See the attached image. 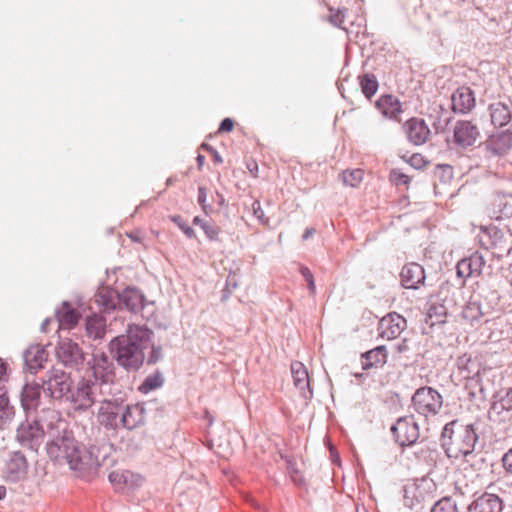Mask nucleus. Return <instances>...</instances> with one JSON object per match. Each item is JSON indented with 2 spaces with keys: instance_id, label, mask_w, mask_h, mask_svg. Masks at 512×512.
<instances>
[{
  "instance_id": "obj_1",
  "label": "nucleus",
  "mask_w": 512,
  "mask_h": 512,
  "mask_svg": "<svg viewBox=\"0 0 512 512\" xmlns=\"http://www.w3.org/2000/svg\"><path fill=\"white\" fill-rule=\"evenodd\" d=\"M152 332L144 326L129 325L127 333L110 342V351L117 362L127 369H138L151 346Z\"/></svg>"
},
{
  "instance_id": "obj_2",
  "label": "nucleus",
  "mask_w": 512,
  "mask_h": 512,
  "mask_svg": "<svg viewBox=\"0 0 512 512\" xmlns=\"http://www.w3.org/2000/svg\"><path fill=\"white\" fill-rule=\"evenodd\" d=\"M442 437L444 439L448 437V441L444 442L447 456L456 460L472 454L478 440L472 425L459 424L457 421L444 426Z\"/></svg>"
},
{
  "instance_id": "obj_3",
  "label": "nucleus",
  "mask_w": 512,
  "mask_h": 512,
  "mask_svg": "<svg viewBox=\"0 0 512 512\" xmlns=\"http://www.w3.org/2000/svg\"><path fill=\"white\" fill-rule=\"evenodd\" d=\"M46 450L50 459L55 463H66L73 470L84 468L83 452L71 432H64L63 435L48 442Z\"/></svg>"
},
{
  "instance_id": "obj_4",
  "label": "nucleus",
  "mask_w": 512,
  "mask_h": 512,
  "mask_svg": "<svg viewBox=\"0 0 512 512\" xmlns=\"http://www.w3.org/2000/svg\"><path fill=\"white\" fill-rule=\"evenodd\" d=\"M479 241L485 249H490L498 259L512 253V234L495 225L481 226Z\"/></svg>"
},
{
  "instance_id": "obj_5",
  "label": "nucleus",
  "mask_w": 512,
  "mask_h": 512,
  "mask_svg": "<svg viewBox=\"0 0 512 512\" xmlns=\"http://www.w3.org/2000/svg\"><path fill=\"white\" fill-rule=\"evenodd\" d=\"M414 411L426 420L437 416L443 407L442 395L432 387H420L412 396Z\"/></svg>"
},
{
  "instance_id": "obj_6",
  "label": "nucleus",
  "mask_w": 512,
  "mask_h": 512,
  "mask_svg": "<svg viewBox=\"0 0 512 512\" xmlns=\"http://www.w3.org/2000/svg\"><path fill=\"white\" fill-rule=\"evenodd\" d=\"M95 383L82 379L69 391L68 401L75 412H85L95 403Z\"/></svg>"
},
{
  "instance_id": "obj_7",
  "label": "nucleus",
  "mask_w": 512,
  "mask_h": 512,
  "mask_svg": "<svg viewBox=\"0 0 512 512\" xmlns=\"http://www.w3.org/2000/svg\"><path fill=\"white\" fill-rule=\"evenodd\" d=\"M392 435L400 446L414 444L419 436V427L412 415L400 417L391 427Z\"/></svg>"
},
{
  "instance_id": "obj_8",
  "label": "nucleus",
  "mask_w": 512,
  "mask_h": 512,
  "mask_svg": "<svg viewBox=\"0 0 512 512\" xmlns=\"http://www.w3.org/2000/svg\"><path fill=\"white\" fill-rule=\"evenodd\" d=\"M123 405L118 400H104L100 402L97 421L108 429H117L120 424Z\"/></svg>"
},
{
  "instance_id": "obj_9",
  "label": "nucleus",
  "mask_w": 512,
  "mask_h": 512,
  "mask_svg": "<svg viewBox=\"0 0 512 512\" xmlns=\"http://www.w3.org/2000/svg\"><path fill=\"white\" fill-rule=\"evenodd\" d=\"M406 327V319L396 312H391L381 318L378 330L382 338L393 340L399 337Z\"/></svg>"
},
{
  "instance_id": "obj_10",
  "label": "nucleus",
  "mask_w": 512,
  "mask_h": 512,
  "mask_svg": "<svg viewBox=\"0 0 512 512\" xmlns=\"http://www.w3.org/2000/svg\"><path fill=\"white\" fill-rule=\"evenodd\" d=\"M44 437V432L37 422H25L17 430V439L22 446L37 451Z\"/></svg>"
},
{
  "instance_id": "obj_11",
  "label": "nucleus",
  "mask_w": 512,
  "mask_h": 512,
  "mask_svg": "<svg viewBox=\"0 0 512 512\" xmlns=\"http://www.w3.org/2000/svg\"><path fill=\"white\" fill-rule=\"evenodd\" d=\"M480 135L478 127L471 121H457L453 129V142L461 148L473 146Z\"/></svg>"
},
{
  "instance_id": "obj_12",
  "label": "nucleus",
  "mask_w": 512,
  "mask_h": 512,
  "mask_svg": "<svg viewBox=\"0 0 512 512\" xmlns=\"http://www.w3.org/2000/svg\"><path fill=\"white\" fill-rule=\"evenodd\" d=\"M484 148L490 157L506 155L512 148V132L502 131L489 136L484 142Z\"/></svg>"
},
{
  "instance_id": "obj_13",
  "label": "nucleus",
  "mask_w": 512,
  "mask_h": 512,
  "mask_svg": "<svg viewBox=\"0 0 512 512\" xmlns=\"http://www.w3.org/2000/svg\"><path fill=\"white\" fill-rule=\"evenodd\" d=\"M56 354L66 365H78L84 360L82 349L70 339H63L59 342Z\"/></svg>"
},
{
  "instance_id": "obj_14",
  "label": "nucleus",
  "mask_w": 512,
  "mask_h": 512,
  "mask_svg": "<svg viewBox=\"0 0 512 512\" xmlns=\"http://www.w3.org/2000/svg\"><path fill=\"white\" fill-rule=\"evenodd\" d=\"M426 482H413L404 487V503L413 509L430 499V492L425 487Z\"/></svg>"
},
{
  "instance_id": "obj_15",
  "label": "nucleus",
  "mask_w": 512,
  "mask_h": 512,
  "mask_svg": "<svg viewBox=\"0 0 512 512\" xmlns=\"http://www.w3.org/2000/svg\"><path fill=\"white\" fill-rule=\"evenodd\" d=\"M400 278L406 289H418L420 285L424 284L425 272L420 264L412 262L403 266Z\"/></svg>"
},
{
  "instance_id": "obj_16",
  "label": "nucleus",
  "mask_w": 512,
  "mask_h": 512,
  "mask_svg": "<svg viewBox=\"0 0 512 512\" xmlns=\"http://www.w3.org/2000/svg\"><path fill=\"white\" fill-rule=\"evenodd\" d=\"M452 109L456 113L466 114L475 107V95L470 87H459L451 96Z\"/></svg>"
},
{
  "instance_id": "obj_17",
  "label": "nucleus",
  "mask_w": 512,
  "mask_h": 512,
  "mask_svg": "<svg viewBox=\"0 0 512 512\" xmlns=\"http://www.w3.org/2000/svg\"><path fill=\"white\" fill-rule=\"evenodd\" d=\"M485 266V259L479 252L473 253L470 257L460 260L457 264L459 277L468 278L481 275Z\"/></svg>"
},
{
  "instance_id": "obj_18",
  "label": "nucleus",
  "mask_w": 512,
  "mask_h": 512,
  "mask_svg": "<svg viewBox=\"0 0 512 512\" xmlns=\"http://www.w3.org/2000/svg\"><path fill=\"white\" fill-rule=\"evenodd\" d=\"M47 390L55 399H60L71 390L70 376L60 370H55L47 380Z\"/></svg>"
},
{
  "instance_id": "obj_19",
  "label": "nucleus",
  "mask_w": 512,
  "mask_h": 512,
  "mask_svg": "<svg viewBox=\"0 0 512 512\" xmlns=\"http://www.w3.org/2000/svg\"><path fill=\"white\" fill-rule=\"evenodd\" d=\"M376 107L383 115V117L400 121V115L403 112L402 103L400 100L391 94L381 95L376 101Z\"/></svg>"
},
{
  "instance_id": "obj_20",
  "label": "nucleus",
  "mask_w": 512,
  "mask_h": 512,
  "mask_svg": "<svg viewBox=\"0 0 512 512\" xmlns=\"http://www.w3.org/2000/svg\"><path fill=\"white\" fill-rule=\"evenodd\" d=\"M145 421V408L141 404L127 405L122 408L120 424L123 428L132 430Z\"/></svg>"
},
{
  "instance_id": "obj_21",
  "label": "nucleus",
  "mask_w": 512,
  "mask_h": 512,
  "mask_svg": "<svg viewBox=\"0 0 512 512\" xmlns=\"http://www.w3.org/2000/svg\"><path fill=\"white\" fill-rule=\"evenodd\" d=\"M488 111L494 127L506 126L512 119V102H493L489 105Z\"/></svg>"
},
{
  "instance_id": "obj_22",
  "label": "nucleus",
  "mask_w": 512,
  "mask_h": 512,
  "mask_svg": "<svg viewBox=\"0 0 512 512\" xmlns=\"http://www.w3.org/2000/svg\"><path fill=\"white\" fill-rule=\"evenodd\" d=\"M92 371L96 380L110 382L114 376V367L104 352L93 355Z\"/></svg>"
},
{
  "instance_id": "obj_23",
  "label": "nucleus",
  "mask_w": 512,
  "mask_h": 512,
  "mask_svg": "<svg viewBox=\"0 0 512 512\" xmlns=\"http://www.w3.org/2000/svg\"><path fill=\"white\" fill-rule=\"evenodd\" d=\"M405 131L408 140L414 145L426 142L430 130L423 119L412 118L405 123Z\"/></svg>"
},
{
  "instance_id": "obj_24",
  "label": "nucleus",
  "mask_w": 512,
  "mask_h": 512,
  "mask_svg": "<svg viewBox=\"0 0 512 512\" xmlns=\"http://www.w3.org/2000/svg\"><path fill=\"white\" fill-rule=\"evenodd\" d=\"M109 481L116 490H125L139 486L142 478L129 470H115L109 474Z\"/></svg>"
},
{
  "instance_id": "obj_25",
  "label": "nucleus",
  "mask_w": 512,
  "mask_h": 512,
  "mask_svg": "<svg viewBox=\"0 0 512 512\" xmlns=\"http://www.w3.org/2000/svg\"><path fill=\"white\" fill-rule=\"evenodd\" d=\"M502 509V500L497 495L484 493L469 505L468 512H501Z\"/></svg>"
},
{
  "instance_id": "obj_26",
  "label": "nucleus",
  "mask_w": 512,
  "mask_h": 512,
  "mask_svg": "<svg viewBox=\"0 0 512 512\" xmlns=\"http://www.w3.org/2000/svg\"><path fill=\"white\" fill-rule=\"evenodd\" d=\"M290 369L294 386L304 397H307V393L311 394L312 392L310 390L309 375L306 367L303 363L295 361L291 363Z\"/></svg>"
},
{
  "instance_id": "obj_27",
  "label": "nucleus",
  "mask_w": 512,
  "mask_h": 512,
  "mask_svg": "<svg viewBox=\"0 0 512 512\" xmlns=\"http://www.w3.org/2000/svg\"><path fill=\"white\" fill-rule=\"evenodd\" d=\"M57 319L60 329L70 330L77 325L80 314L69 303L64 302L57 311Z\"/></svg>"
},
{
  "instance_id": "obj_28",
  "label": "nucleus",
  "mask_w": 512,
  "mask_h": 512,
  "mask_svg": "<svg viewBox=\"0 0 512 512\" xmlns=\"http://www.w3.org/2000/svg\"><path fill=\"white\" fill-rule=\"evenodd\" d=\"M364 361L362 362V368L364 370L370 369L374 366H382L387 361V350L386 347L381 345L374 349H371L362 355Z\"/></svg>"
},
{
  "instance_id": "obj_29",
  "label": "nucleus",
  "mask_w": 512,
  "mask_h": 512,
  "mask_svg": "<svg viewBox=\"0 0 512 512\" xmlns=\"http://www.w3.org/2000/svg\"><path fill=\"white\" fill-rule=\"evenodd\" d=\"M41 396V386L37 383H28L22 391V405L26 410L34 409L38 406Z\"/></svg>"
},
{
  "instance_id": "obj_30",
  "label": "nucleus",
  "mask_w": 512,
  "mask_h": 512,
  "mask_svg": "<svg viewBox=\"0 0 512 512\" xmlns=\"http://www.w3.org/2000/svg\"><path fill=\"white\" fill-rule=\"evenodd\" d=\"M86 331L91 338H103L106 333V319L97 314L89 316L86 319Z\"/></svg>"
},
{
  "instance_id": "obj_31",
  "label": "nucleus",
  "mask_w": 512,
  "mask_h": 512,
  "mask_svg": "<svg viewBox=\"0 0 512 512\" xmlns=\"http://www.w3.org/2000/svg\"><path fill=\"white\" fill-rule=\"evenodd\" d=\"M119 299L120 303L130 311H135L143 305V296L138 290L133 288L123 290L119 295Z\"/></svg>"
},
{
  "instance_id": "obj_32",
  "label": "nucleus",
  "mask_w": 512,
  "mask_h": 512,
  "mask_svg": "<svg viewBox=\"0 0 512 512\" xmlns=\"http://www.w3.org/2000/svg\"><path fill=\"white\" fill-rule=\"evenodd\" d=\"M46 358V352L39 346L31 347L25 354V362L31 370H37L41 368L43 362L46 361Z\"/></svg>"
},
{
  "instance_id": "obj_33",
  "label": "nucleus",
  "mask_w": 512,
  "mask_h": 512,
  "mask_svg": "<svg viewBox=\"0 0 512 512\" xmlns=\"http://www.w3.org/2000/svg\"><path fill=\"white\" fill-rule=\"evenodd\" d=\"M359 83L362 93L370 99L378 90V81L374 74H364L359 76Z\"/></svg>"
},
{
  "instance_id": "obj_34",
  "label": "nucleus",
  "mask_w": 512,
  "mask_h": 512,
  "mask_svg": "<svg viewBox=\"0 0 512 512\" xmlns=\"http://www.w3.org/2000/svg\"><path fill=\"white\" fill-rule=\"evenodd\" d=\"M446 317V308L443 305L433 304L428 309L426 322L430 326H434L437 323H444L446 321Z\"/></svg>"
},
{
  "instance_id": "obj_35",
  "label": "nucleus",
  "mask_w": 512,
  "mask_h": 512,
  "mask_svg": "<svg viewBox=\"0 0 512 512\" xmlns=\"http://www.w3.org/2000/svg\"><path fill=\"white\" fill-rule=\"evenodd\" d=\"M327 7L329 11V16L327 19L328 22L334 27L346 30V28L343 27V23L346 18L347 10L345 8H335L331 5H328Z\"/></svg>"
},
{
  "instance_id": "obj_36",
  "label": "nucleus",
  "mask_w": 512,
  "mask_h": 512,
  "mask_svg": "<svg viewBox=\"0 0 512 512\" xmlns=\"http://www.w3.org/2000/svg\"><path fill=\"white\" fill-rule=\"evenodd\" d=\"M462 318L469 323L479 321L482 317L480 305L477 302H469L462 310Z\"/></svg>"
},
{
  "instance_id": "obj_37",
  "label": "nucleus",
  "mask_w": 512,
  "mask_h": 512,
  "mask_svg": "<svg viewBox=\"0 0 512 512\" xmlns=\"http://www.w3.org/2000/svg\"><path fill=\"white\" fill-rule=\"evenodd\" d=\"M364 171L362 169H353L343 171L341 174L342 181L350 187H357L363 180Z\"/></svg>"
},
{
  "instance_id": "obj_38",
  "label": "nucleus",
  "mask_w": 512,
  "mask_h": 512,
  "mask_svg": "<svg viewBox=\"0 0 512 512\" xmlns=\"http://www.w3.org/2000/svg\"><path fill=\"white\" fill-rule=\"evenodd\" d=\"M163 384V377L159 373L148 376L145 381L140 385L139 390L142 393H148L154 389L159 388Z\"/></svg>"
},
{
  "instance_id": "obj_39",
  "label": "nucleus",
  "mask_w": 512,
  "mask_h": 512,
  "mask_svg": "<svg viewBox=\"0 0 512 512\" xmlns=\"http://www.w3.org/2000/svg\"><path fill=\"white\" fill-rule=\"evenodd\" d=\"M431 512H458V508L454 500L444 497L434 504Z\"/></svg>"
},
{
  "instance_id": "obj_40",
  "label": "nucleus",
  "mask_w": 512,
  "mask_h": 512,
  "mask_svg": "<svg viewBox=\"0 0 512 512\" xmlns=\"http://www.w3.org/2000/svg\"><path fill=\"white\" fill-rule=\"evenodd\" d=\"M285 461H286L287 471H288L292 481L297 485H301L304 482V479L296 467V462L290 458H285Z\"/></svg>"
},
{
  "instance_id": "obj_41",
  "label": "nucleus",
  "mask_w": 512,
  "mask_h": 512,
  "mask_svg": "<svg viewBox=\"0 0 512 512\" xmlns=\"http://www.w3.org/2000/svg\"><path fill=\"white\" fill-rule=\"evenodd\" d=\"M473 364L471 357L467 354H464L457 359V367L459 370L466 372L464 375L466 378H470L471 375L474 374L473 369L470 367Z\"/></svg>"
},
{
  "instance_id": "obj_42",
  "label": "nucleus",
  "mask_w": 512,
  "mask_h": 512,
  "mask_svg": "<svg viewBox=\"0 0 512 512\" xmlns=\"http://www.w3.org/2000/svg\"><path fill=\"white\" fill-rule=\"evenodd\" d=\"M390 180L393 184L400 186V185H407L410 182L409 176L402 173L401 171L397 169H393L390 172Z\"/></svg>"
},
{
  "instance_id": "obj_43",
  "label": "nucleus",
  "mask_w": 512,
  "mask_h": 512,
  "mask_svg": "<svg viewBox=\"0 0 512 512\" xmlns=\"http://www.w3.org/2000/svg\"><path fill=\"white\" fill-rule=\"evenodd\" d=\"M300 273L307 282L309 292L311 294H315L316 286H315L314 277H313L311 270L305 266H301Z\"/></svg>"
},
{
  "instance_id": "obj_44",
  "label": "nucleus",
  "mask_w": 512,
  "mask_h": 512,
  "mask_svg": "<svg viewBox=\"0 0 512 512\" xmlns=\"http://www.w3.org/2000/svg\"><path fill=\"white\" fill-rule=\"evenodd\" d=\"M201 228L204 230L206 236L211 240H217L220 229L208 222H203Z\"/></svg>"
},
{
  "instance_id": "obj_45",
  "label": "nucleus",
  "mask_w": 512,
  "mask_h": 512,
  "mask_svg": "<svg viewBox=\"0 0 512 512\" xmlns=\"http://www.w3.org/2000/svg\"><path fill=\"white\" fill-rule=\"evenodd\" d=\"M207 201V193L206 189L203 187H199L198 191V203L201 205L202 209L206 214L210 213L212 211V208L210 205L206 203Z\"/></svg>"
},
{
  "instance_id": "obj_46",
  "label": "nucleus",
  "mask_w": 512,
  "mask_h": 512,
  "mask_svg": "<svg viewBox=\"0 0 512 512\" xmlns=\"http://www.w3.org/2000/svg\"><path fill=\"white\" fill-rule=\"evenodd\" d=\"M408 162L416 169H420L425 165L424 157L421 154H413Z\"/></svg>"
},
{
  "instance_id": "obj_47",
  "label": "nucleus",
  "mask_w": 512,
  "mask_h": 512,
  "mask_svg": "<svg viewBox=\"0 0 512 512\" xmlns=\"http://www.w3.org/2000/svg\"><path fill=\"white\" fill-rule=\"evenodd\" d=\"M234 128V121L231 119V118H225L220 126H219V129L218 131L220 133H225V132H230L232 131Z\"/></svg>"
},
{
  "instance_id": "obj_48",
  "label": "nucleus",
  "mask_w": 512,
  "mask_h": 512,
  "mask_svg": "<svg viewBox=\"0 0 512 512\" xmlns=\"http://www.w3.org/2000/svg\"><path fill=\"white\" fill-rule=\"evenodd\" d=\"M502 462L504 468L512 473V448L504 454Z\"/></svg>"
},
{
  "instance_id": "obj_49",
  "label": "nucleus",
  "mask_w": 512,
  "mask_h": 512,
  "mask_svg": "<svg viewBox=\"0 0 512 512\" xmlns=\"http://www.w3.org/2000/svg\"><path fill=\"white\" fill-rule=\"evenodd\" d=\"M9 409V398L5 393H0V412L6 413Z\"/></svg>"
},
{
  "instance_id": "obj_50",
  "label": "nucleus",
  "mask_w": 512,
  "mask_h": 512,
  "mask_svg": "<svg viewBox=\"0 0 512 512\" xmlns=\"http://www.w3.org/2000/svg\"><path fill=\"white\" fill-rule=\"evenodd\" d=\"M202 148H205L206 150H208L212 154L215 163L220 164V163L223 162L222 157L219 155V153L215 149H213L212 147H210L207 144H202Z\"/></svg>"
},
{
  "instance_id": "obj_51",
  "label": "nucleus",
  "mask_w": 512,
  "mask_h": 512,
  "mask_svg": "<svg viewBox=\"0 0 512 512\" xmlns=\"http://www.w3.org/2000/svg\"><path fill=\"white\" fill-rule=\"evenodd\" d=\"M315 229L313 227H308L305 229L303 235H302V239L305 241L307 239H309L311 236H313L315 234Z\"/></svg>"
},
{
  "instance_id": "obj_52",
  "label": "nucleus",
  "mask_w": 512,
  "mask_h": 512,
  "mask_svg": "<svg viewBox=\"0 0 512 512\" xmlns=\"http://www.w3.org/2000/svg\"><path fill=\"white\" fill-rule=\"evenodd\" d=\"M396 349L399 353H403V352H406L408 350V345H407V341L406 340H403L401 343H399L398 345H396Z\"/></svg>"
},
{
  "instance_id": "obj_53",
  "label": "nucleus",
  "mask_w": 512,
  "mask_h": 512,
  "mask_svg": "<svg viewBox=\"0 0 512 512\" xmlns=\"http://www.w3.org/2000/svg\"><path fill=\"white\" fill-rule=\"evenodd\" d=\"M6 363L0 358V380L3 379L6 373Z\"/></svg>"
},
{
  "instance_id": "obj_54",
  "label": "nucleus",
  "mask_w": 512,
  "mask_h": 512,
  "mask_svg": "<svg viewBox=\"0 0 512 512\" xmlns=\"http://www.w3.org/2000/svg\"><path fill=\"white\" fill-rule=\"evenodd\" d=\"M182 229L188 237H193L195 235V232L191 227H182Z\"/></svg>"
},
{
  "instance_id": "obj_55",
  "label": "nucleus",
  "mask_w": 512,
  "mask_h": 512,
  "mask_svg": "<svg viewBox=\"0 0 512 512\" xmlns=\"http://www.w3.org/2000/svg\"><path fill=\"white\" fill-rule=\"evenodd\" d=\"M196 160H197V163H198L199 168H201V167L204 165L205 157H204L203 155L199 154V155L197 156V159H196Z\"/></svg>"
},
{
  "instance_id": "obj_56",
  "label": "nucleus",
  "mask_w": 512,
  "mask_h": 512,
  "mask_svg": "<svg viewBox=\"0 0 512 512\" xmlns=\"http://www.w3.org/2000/svg\"><path fill=\"white\" fill-rule=\"evenodd\" d=\"M217 197H218L219 205H220V206H223V205H224V202H225V199H224L223 195H222V194H220V193H217Z\"/></svg>"
},
{
  "instance_id": "obj_57",
  "label": "nucleus",
  "mask_w": 512,
  "mask_h": 512,
  "mask_svg": "<svg viewBox=\"0 0 512 512\" xmlns=\"http://www.w3.org/2000/svg\"><path fill=\"white\" fill-rule=\"evenodd\" d=\"M6 495V490L4 487L0 486V499H3Z\"/></svg>"
},
{
  "instance_id": "obj_58",
  "label": "nucleus",
  "mask_w": 512,
  "mask_h": 512,
  "mask_svg": "<svg viewBox=\"0 0 512 512\" xmlns=\"http://www.w3.org/2000/svg\"><path fill=\"white\" fill-rule=\"evenodd\" d=\"M204 221H202L199 217H195L194 220H193V223L194 224H197V225H202Z\"/></svg>"
},
{
  "instance_id": "obj_59",
  "label": "nucleus",
  "mask_w": 512,
  "mask_h": 512,
  "mask_svg": "<svg viewBox=\"0 0 512 512\" xmlns=\"http://www.w3.org/2000/svg\"><path fill=\"white\" fill-rule=\"evenodd\" d=\"M129 237H130L132 240H134V241H137V240H138L137 236H133L132 234H129Z\"/></svg>"
},
{
  "instance_id": "obj_60",
  "label": "nucleus",
  "mask_w": 512,
  "mask_h": 512,
  "mask_svg": "<svg viewBox=\"0 0 512 512\" xmlns=\"http://www.w3.org/2000/svg\"><path fill=\"white\" fill-rule=\"evenodd\" d=\"M442 167H443V168H445V169H447V170H449V171H451V170H452V169H451V167H450L449 165H445V166H442Z\"/></svg>"
},
{
  "instance_id": "obj_61",
  "label": "nucleus",
  "mask_w": 512,
  "mask_h": 512,
  "mask_svg": "<svg viewBox=\"0 0 512 512\" xmlns=\"http://www.w3.org/2000/svg\"><path fill=\"white\" fill-rule=\"evenodd\" d=\"M95 465H96V466H100V465H101V463H100L98 460H96Z\"/></svg>"
},
{
  "instance_id": "obj_62",
  "label": "nucleus",
  "mask_w": 512,
  "mask_h": 512,
  "mask_svg": "<svg viewBox=\"0 0 512 512\" xmlns=\"http://www.w3.org/2000/svg\"><path fill=\"white\" fill-rule=\"evenodd\" d=\"M94 450H95V448H92V449H91V451H90V454H91V455H92V454H94Z\"/></svg>"
}]
</instances>
